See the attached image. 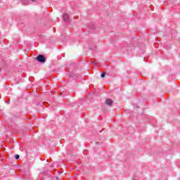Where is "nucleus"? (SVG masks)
I'll use <instances>...</instances> for the list:
<instances>
[{
  "instance_id": "20e7f679",
  "label": "nucleus",
  "mask_w": 180,
  "mask_h": 180,
  "mask_svg": "<svg viewBox=\"0 0 180 180\" xmlns=\"http://www.w3.org/2000/svg\"><path fill=\"white\" fill-rule=\"evenodd\" d=\"M105 75H106V73L103 72L101 75V78H105Z\"/></svg>"
},
{
  "instance_id": "f03ea898",
  "label": "nucleus",
  "mask_w": 180,
  "mask_h": 180,
  "mask_svg": "<svg viewBox=\"0 0 180 180\" xmlns=\"http://www.w3.org/2000/svg\"><path fill=\"white\" fill-rule=\"evenodd\" d=\"M105 105H108V106H112L113 105V101L110 98H107L105 100Z\"/></svg>"
},
{
  "instance_id": "f257e3e1",
  "label": "nucleus",
  "mask_w": 180,
  "mask_h": 180,
  "mask_svg": "<svg viewBox=\"0 0 180 180\" xmlns=\"http://www.w3.org/2000/svg\"><path fill=\"white\" fill-rule=\"evenodd\" d=\"M36 60L39 61V63H46V58H44V56L43 55H39L37 58Z\"/></svg>"
},
{
  "instance_id": "423d86ee",
  "label": "nucleus",
  "mask_w": 180,
  "mask_h": 180,
  "mask_svg": "<svg viewBox=\"0 0 180 180\" xmlns=\"http://www.w3.org/2000/svg\"><path fill=\"white\" fill-rule=\"evenodd\" d=\"M24 2H26V1H27V0H22Z\"/></svg>"
},
{
  "instance_id": "7ed1b4c3",
  "label": "nucleus",
  "mask_w": 180,
  "mask_h": 180,
  "mask_svg": "<svg viewBox=\"0 0 180 180\" xmlns=\"http://www.w3.org/2000/svg\"><path fill=\"white\" fill-rule=\"evenodd\" d=\"M69 18H70V17L68 16V14H65V15H63V19H64V20H65L66 22L69 20Z\"/></svg>"
},
{
  "instance_id": "39448f33",
  "label": "nucleus",
  "mask_w": 180,
  "mask_h": 180,
  "mask_svg": "<svg viewBox=\"0 0 180 180\" xmlns=\"http://www.w3.org/2000/svg\"><path fill=\"white\" fill-rule=\"evenodd\" d=\"M19 158H20L19 155H15V160H19Z\"/></svg>"
},
{
  "instance_id": "0eeeda50",
  "label": "nucleus",
  "mask_w": 180,
  "mask_h": 180,
  "mask_svg": "<svg viewBox=\"0 0 180 180\" xmlns=\"http://www.w3.org/2000/svg\"><path fill=\"white\" fill-rule=\"evenodd\" d=\"M32 2H34L36 0H32Z\"/></svg>"
}]
</instances>
